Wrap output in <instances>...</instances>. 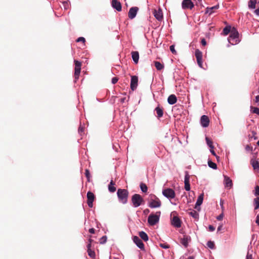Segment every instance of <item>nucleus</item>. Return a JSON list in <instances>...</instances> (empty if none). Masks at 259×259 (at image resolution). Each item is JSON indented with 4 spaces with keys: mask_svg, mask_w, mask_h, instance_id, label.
Returning a JSON list of instances; mask_svg holds the SVG:
<instances>
[{
    "mask_svg": "<svg viewBox=\"0 0 259 259\" xmlns=\"http://www.w3.org/2000/svg\"><path fill=\"white\" fill-rule=\"evenodd\" d=\"M210 152H211V153L212 155H213L214 156H216V154H215L214 151L213 150V149H210Z\"/></svg>",
    "mask_w": 259,
    "mask_h": 259,
    "instance_id": "13d9d810",
    "label": "nucleus"
},
{
    "mask_svg": "<svg viewBox=\"0 0 259 259\" xmlns=\"http://www.w3.org/2000/svg\"><path fill=\"white\" fill-rule=\"evenodd\" d=\"M161 205L160 199L155 195L151 194L148 198V206L151 208H159Z\"/></svg>",
    "mask_w": 259,
    "mask_h": 259,
    "instance_id": "f257e3e1",
    "label": "nucleus"
},
{
    "mask_svg": "<svg viewBox=\"0 0 259 259\" xmlns=\"http://www.w3.org/2000/svg\"><path fill=\"white\" fill-rule=\"evenodd\" d=\"M190 176L188 171H185V179H184V184L185 189L189 191L190 190Z\"/></svg>",
    "mask_w": 259,
    "mask_h": 259,
    "instance_id": "9d476101",
    "label": "nucleus"
},
{
    "mask_svg": "<svg viewBox=\"0 0 259 259\" xmlns=\"http://www.w3.org/2000/svg\"><path fill=\"white\" fill-rule=\"evenodd\" d=\"M117 195L119 199V201L125 204L127 201V197L128 192L126 189H119L117 192Z\"/></svg>",
    "mask_w": 259,
    "mask_h": 259,
    "instance_id": "7ed1b4c3",
    "label": "nucleus"
},
{
    "mask_svg": "<svg viewBox=\"0 0 259 259\" xmlns=\"http://www.w3.org/2000/svg\"><path fill=\"white\" fill-rule=\"evenodd\" d=\"M251 164L254 170H258L259 169V162L256 160H251Z\"/></svg>",
    "mask_w": 259,
    "mask_h": 259,
    "instance_id": "c85d7f7f",
    "label": "nucleus"
},
{
    "mask_svg": "<svg viewBox=\"0 0 259 259\" xmlns=\"http://www.w3.org/2000/svg\"><path fill=\"white\" fill-rule=\"evenodd\" d=\"M149 212V210L148 209H146L144 210V213L145 214H147Z\"/></svg>",
    "mask_w": 259,
    "mask_h": 259,
    "instance_id": "0e129e2a",
    "label": "nucleus"
},
{
    "mask_svg": "<svg viewBox=\"0 0 259 259\" xmlns=\"http://www.w3.org/2000/svg\"><path fill=\"white\" fill-rule=\"evenodd\" d=\"M254 195L255 196H259V186H256L255 187L254 192Z\"/></svg>",
    "mask_w": 259,
    "mask_h": 259,
    "instance_id": "a19ab883",
    "label": "nucleus"
},
{
    "mask_svg": "<svg viewBox=\"0 0 259 259\" xmlns=\"http://www.w3.org/2000/svg\"><path fill=\"white\" fill-rule=\"evenodd\" d=\"M191 241V237L189 236H184V237L180 239V243L185 247H187L189 242Z\"/></svg>",
    "mask_w": 259,
    "mask_h": 259,
    "instance_id": "f3484780",
    "label": "nucleus"
},
{
    "mask_svg": "<svg viewBox=\"0 0 259 259\" xmlns=\"http://www.w3.org/2000/svg\"><path fill=\"white\" fill-rule=\"evenodd\" d=\"M138 84V78L137 76L134 75L131 76V89L132 91H134L137 88Z\"/></svg>",
    "mask_w": 259,
    "mask_h": 259,
    "instance_id": "9b49d317",
    "label": "nucleus"
},
{
    "mask_svg": "<svg viewBox=\"0 0 259 259\" xmlns=\"http://www.w3.org/2000/svg\"><path fill=\"white\" fill-rule=\"evenodd\" d=\"M143 201V199L139 194H135L132 196V202L135 207H138L140 206Z\"/></svg>",
    "mask_w": 259,
    "mask_h": 259,
    "instance_id": "39448f33",
    "label": "nucleus"
},
{
    "mask_svg": "<svg viewBox=\"0 0 259 259\" xmlns=\"http://www.w3.org/2000/svg\"><path fill=\"white\" fill-rule=\"evenodd\" d=\"M231 27L230 26H227L223 29V33L225 35H228L231 31Z\"/></svg>",
    "mask_w": 259,
    "mask_h": 259,
    "instance_id": "473e14b6",
    "label": "nucleus"
},
{
    "mask_svg": "<svg viewBox=\"0 0 259 259\" xmlns=\"http://www.w3.org/2000/svg\"><path fill=\"white\" fill-rule=\"evenodd\" d=\"M205 140L207 144L209 146V147L210 148V149H213L214 147L213 146L212 142L211 140H210L209 138L207 137H206Z\"/></svg>",
    "mask_w": 259,
    "mask_h": 259,
    "instance_id": "f704fd0d",
    "label": "nucleus"
},
{
    "mask_svg": "<svg viewBox=\"0 0 259 259\" xmlns=\"http://www.w3.org/2000/svg\"><path fill=\"white\" fill-rule=\"evenodd\" d=\"M85 176L87 177V178L88 179H89L90 178V175L89 170L86 169L85 171Z\"/></svg>",
    "mask_w": 259,
    "mask_h": 259,
    "instance_id": "603ef678",
    "label": "nucleus"
},
{
    "mask_svg": "<svg viewBox=\"0 0 259 259\" xmlns=\"http://www.w3.org/2000/svg\"><path fill=\"white\" fill-rule=\"evenodd\" d=\"M170 51L172 53H176V51H175V47L173 45H171L170 46Z\"/></svg>",
    "mask_w": 259,
    "mask_h": 259,
    "instance_id": "09e8293b",
    "label": "nucleus"
},
{
    "mask_svg": "<svg viewBox=\"0 0 259 259\" xmlns=\"http://www.w3.org/2000/svg\"><path fill=\"white\" fill-rule=\"evenodd\" d=\"M91 243H89L87 245V248L88 249H91Z\"/></svg>",
    "mask_w": 259,
    "mask_h": 259,
    "instance_id": "e2e57ef3",
    "label": "nucleus"
},
{
    "mask_svg": "<svg viewBox=\"0 0 259 259\" xmlns=\"http://www.w3.org/2000/svg\"><path fill=\"white\" fill-rule=\"evenodd\" d=\"M85 41V38L83 37H78L77 40H76V41L77 42H80V41H82L83 42H84Z\"/></svg>",
    "mask_w": 259,
    "mask_h": 259,
    "instance_id": "49530a36",
    "label": "nucleus"
},
{
    "mask_svg": "<svg viewBox=\"0 0 259 259\" xmlns=\"http://www.w3.org/2000/svg\"><path fill=\"white\" fill-rule=\"evenodd\" d=\"M153 15L155 18L158 21H161L163 19V13L162 10L160 9H158V10H154L153 12Z\"/></svg>",
    "mask_w": 259,
    "mask_h": 259,
    "instance_id": "dca6fc26",
    "label": "nucleus"
},
{
    "mask_svg": "<svg viewBox=\"0 0 259 259\" xmlns=\"http://www.w3.org/2000/svg\"><path fill=\"white\" fill-rule=\"evenodd\" d=\"M223 217H224L223 213H221L217 217V219L219 221H221L223 219Z\"/></svg>",
    "mask_w": 259,
    "mask_h": 259,
    "instance_id": "3c124183",
    "label": "nucleus"
},
{
    "mask_svg": "<svg viewBox=\"0 0 259 259\" xmlns=\"http://www.w3.org/2000/svg\"><path fill=\"white\" fill-rule=\"evenodd\" d=\"M255 223L259 226V214L257 215L255 220Z\"/></svg>",
    "mask_w": 259,
    "mask_h": 259,
    "instance_id": "5fc2aeb1",
    "label": "nucleus"
},
{
    "mask_svg": "<svg viewBox=\"0 0 259 259\" xmlns=\"http://www.w3.org/2000/svg\"><path fill=\"white\" fill-rule=\"evenodd\" d=\"M132 57L135 63L137 64L139 61V54L138 52L134 51L132 52Z\"/></svg>",
    "mask_w": 259,
    "mask_h": 259,
    "instance_id": "5701e85b",
    "label": "nucleus"
},
{
    "mask_svg": "<svg viewBox=\"0 0 259 259\" xmlns=\"http://www.w3.org/2000/svg\"><path fill=\"white\" fill-rule=\"evenodd\" d=\"M254 13L256 15H259V8L258 9H256L255 11H254Z\"/></svg>",
    "mask_w": 259,
    "mask_h": 259,
    "instance_id": "052dcab7",
    "label": "nucleus"
},
{
    "mask_svg": "<svg viewBox=\"0 0 259 259\" xmlns=\"http://www.w3.org/2000/svg\"><path fill=\"white\" fill-rule=\"evenodd\" d=\"M246 259H252V254L250 253L249 251L247 253Z\"/></svg>",
    "mask_w": 259,
    "mask_h": 259,
    "instance_id": "a18cd8bd",
    "label": "nucleus"
},
{
    "mask_svg": "<svg viewBox=\"0 0 259 259\" xmlns=\"http://www.w3.org/2000/svg\"><path fill=\"white\" fill-rule=\"evenodd\" d=\"M161 212L158 211L155 213H151L148 218V223L150 226H154L159 221Z\"/></svg>",
    "mask_w": 259,
    "mask_h": 259,
    "instance_id": "20e7f679",
    "label": "nucleus"
},
{
    "mask_svg": "<svg viewBox=\"0 0 259 259\" xmlns=\"http://www.w3.org/2000/svg\"><path fill=\"white\" fill-rule=\"evenodd\" d=\"M195 56L199 67L203 68L202 52L199 49H196L195 52Z\"/></svg>",
    "mask_w": 259,
    "mask_h": 259,
    "instance_id": "6e6552de",
    "label": "nucleus"
},
{
    "mask_svg": "<svg viewBox=\"0 0 259 259\" xmlns=\"http://www.w3.org/2000/svg\"><path fill=\"white\" fill-rule=\"evenodd\" d=\"M84 132V127L81 124L80 125L78 128V133L81 135L82 133Z\"/></svg>",
    "mask_w": 259,
    "mask_h": 259,
    "instance_id": "37998d69",
    "label": "nucleus"
},
{
    "mask_svg": "<svg viewBox=\"0 0 259 259\" xmlns=\"http://www.w3.org/2000/svg\"><path fill=\"white\" fill-rule=\"evenodd\" d=\"M155 111L156 112V116L158 118L163 116V111L162 108H160L159 106H157L156 108H155Z\"/></svg>",
    "mask_w": 259,
    "mask_h": 259,
    "instance_id": "b1692460",
    "label": "nucleus"
},
{
    "mask_svg": "<svg viewBox=\"0 0 259 259\" xmlns=\"http://www.w3.org/2000/svg\"><path fill=\"white\" fill-rule=\"evenodd\" d=\"M208 165L209 167H210V168H212L214 169H215L217 168V164L211 161V160H209L208 161Z\"/></svg>",
    "mask_w": 259,
    "mask_h": 259,
    "instance_id": "72a5a7b5",
    "label": "nucleus"
},
{
    "mask_svg": "<svg viewBox=\"0 0 259 259\" xmlns=\"http://www.w3.org/2000/svg\"><path fill=\"white\" fill-rule=\"evenodd\" d=\"M154 63L156 68L158 70H161L164 68V65L159 62L154 61Z\"/></svg>",
    "mask_w": 259,
    "mask_h": 259,
    "instance_id": "7c9ffc66",
    "label": "nucleus"
},
{
    "mask_svg": "<svg viewBox=\"0 0 259 259\" xmlns=\"http://www.w3.org/2000/svg\"><path fill=\"white\" fill-rule=\"evenodd\" d=\"M89 232L91 234H94L95 233V229L94 228H91L89 230Z\"/></svg>",
    "mask_w": 259,
    "mask_h": 259,
    "instance_id": "4d7b16f0",
    "label": "nucleus"
},
{
    "mask_svg": "<svg viewBox=\"0 0 259 259\" xmlns=\"http://www.w3.org/2000/svg\"><path fill=\"white\" fill-rule=\"evenodd\" d=\"M87 251H88V255L91 257H93H93H94L95 256V253L94 250H92L91 249H88Z\"/></svg>",
    "mask_w": 259,
    "mask_h": 259,
    "instance_id": "4c0bfd02",
    "label": "nucleus"
},
{
    "mask_svg": "<svg viewBox=\"0 0 259 259\" xmlns=\"http://www.w3.org/2000/svg\"><path fill=\"white\" fill-rule=\"evenodd\" d=\"M63 6L65 10H67L69 7V4L67 2H62Z\"/></svg>",
    "mask_w": 259,
    "mask_h": 259,
    "instance_id": "79ce46f5",
    "label": "nucleus"
},
{
    "mask_svg": "<svg viewBox=\"0 0 259 259\" xmlns=\"http://www.w3.org/2000/svg\"><path fill=\"white\" fill-rule=\"evenodd\" d=\"M255 102H256V103L259 102V95L256 96L255 97Z\"/></svg>",
    "mask_w": 259,
    "mask_h": 259,
    "instance_id": "680f3d73",
    "label": "nucleus"
},
{
    "mask_svg": "<svg viewBox=\"0 0 259 259\" xmlns=\"http://www.w3.org/2000/svg\"><path fill=\"white\" fill-rule=\"evenodd\" d=\"M171 224L177 228H180L181 226V221L180 219L177 216L173 217Z\"/></svg>",
    "mask_w": 259,
    "mask_h": 259,
    "instance_id": "6ab92c4d",
    "label": "nucleus"
},
{
    "mask_svg": "<svg viewBox=\"0 0 259 259\" xmlns=\"http://www.w3.org/2000/svg\"><path fill=\"white\" fill-rule=\"evenodd\" d=\"M252 112L254 113H255L257 115H259V107L258 108H257V107L254 108L252 110Z\"/></svg>",
    "mask_w": 259,
    "mask_h": 259,
    "instance_id": "c03bdc74",
    "label": "nucleus"
},
{
    "mask_svg": "<svg viewBox=\"0 0 259 259\" xmlns=\"http://www.w3.org/2000/svg\"><path fill=\"white\" fill-rule=\"evenodd\" d=\"M138 10V8L136 7L131 8L128 13V18L131 19H133L135 18Z\"/></svg>",
    "mask_w": 259,
    "mask_h": 259,
    "instance_id": "4468645a",
    "label": "nucleus"
},
{
    "mask_svg": "<svg viewBox=\"0 0 259 259\" xmlns=\"http://www.w3.org/2000/svg\"><path fill=\"white\" fill-rule=\"evenodd\" d=\"M207 246H208V247H209V248L212 249H213L215 248L214 243L213 241H208L207 242Z\"/></svg>",
    "mask_w": 259,
    "mask_h": 259,
    "instance_id": "e433bc0d",
    "label": "nucleus"
},
{
    "mask_svg": "<svg viewBox=\"0 0 259 259\" xmlns=\"http://www.w3.org/2000/svg\"><path fill=\"white\" fill-rule=\"evenodd\" d=\"M182 7L183 9H192L194 7V4L191 0H183Z\"/></svg>",
    "mask_w": 259,
    "mask_h": 259,
    "instance_id": "f8f14e48",
    "label": "nucleus"
},
{
    "mask_svg": "<svg viewBox=\"0 0 259 259\" xmlns=\"http://www.w3.org/2000/svg\"><path fill=\"white\" fill-rule=\"evenodd\" d=\"M107 241V237L106 236H104L102 237L100 239V243L101 244H104L106 243Z\"/></svg>",
    "mask_w": 259,
    "mask_h": 259,
    "instance_id": "ea45409f",
    "label": "nucleus"
},
{
    "mask_svg": "<svg viewBox=\"0 0 259 259\" xmlns=\"http://www.w3.org/2000/svg\"><path fill=\"white\" fill-rule=\"evenodd\" d=\"M203 197H204L203 193L201 194L198 196V197L197 198V201L196 202V204H195V208H197V206H200L202 204V203L203 202Z\"/></svg>",
    "mask_w": 259,
    "mask_h": 259,
    "instance_id": "393cba45",
    "label": "nucleus"
},
{
    "mask_svg": "<svg viewBox=\"0 0 259 259\" xmlns=\"http://www.w3.org/2000/svg\"><path fill=\"white\" fill-rule=\"evenodd\" d=\"M159 246L161 248H164V249H168L169 248V245H168L166 243H159Z\"/></svg>",
    "mask_w": 259,
    "mask_h": 259,
    "instance_id": "58836bf2",
    "label": "nucleus"
},
{
    "mask_svg": "<svg viewBox=\"0 0 259 259\" xmlns=\"http://www.w3.org/2000/svg\"><path fill=\"white\" fill-rule=\"evenodd\" d=\"M200 122L203 127H206L209 125V120L207 116L203 115L201 117Z\"/></svg>",
    "mask_w": 259,
    "mask_h": 259,
    "instance_id": "2eb2a0df",
    "label": "nucleus"
},
{
    "mask_svg": "<svg viewBox=\"0 0 259 259\" xmlns=\"http://www.w3.org/2000/svg\"><path fill=\"white\" fill-rule=\"evenodd\" d=\"M202 46H205L206 45V41L204 38H202L201 41Z\"/></svg>",
    "mask_w": 259,
    "mask_h": 259,
    "instance_id": "864d4df0",
    "label": "nucleus"
},
{
    "mask_svg": "<svg viewBox=\"0 0 259 259\" xmlns=\"http://www.w3.org/2000/svg\"><path fill=\"white\" fill-rule=\"evenodd\" d=\"M89 243H92V240L91 238H90V239H89Z\"/></svg>",
    "mask_w": 259,
    "mask_h": 259,
    "instance_id": "338daca9",
    "label": "nucleus"
},
{
    "mask_svg": "<svg viewBox=\"0 0 259 259\" xmlns=\"http://www.w3.org/2000/svg\"><path fill=\"white\" fill-rule=\"evenodd\" d=\"M124 101V98H122L121 99V102H123Z\"/></svg>",
    "mask_w": 259,
    "mask_h": 259,
    "instance_id": "774afa93",
    "label": "nucleus"
},
{
    "mask_svg": "<svg viewBox=\"0 0 259 259\" xmlns=\"http://www.w3.org/2000/svg\"><path fill=\"white\" fill-rule=\"evenodd\" d=\"M140 189L143 192H146L148 190V187L143 183L140 184Z\"/></svg>",
    "mask_w": 259,
    "mask_h": 259,
    "instance_id": "c9c22d12",
    "label": "nucleus"
},
{
    "mask_svg": "<svg viewBox=\"0 0 259 259\" xmlns=\"http://www.w3.org/2000/svg\"><path fill=\"white\" fill-rule=\"evenodd\" d=\"M253 204L254 210H256L259 208V197H257L253 199Z\"/></svg>",
    "mask_w": 259,
    "mask_h": 259,
    "instance_id": "c756f323",
    "label": "nucleus"
},
{
    "mask_svg": "<svg viewBox=\"0 0 259 259\" xmlns=\"http://www.w3.org/2000/svg\"><path fill=\"white\" fill-rule=\"evenodd\" d=\"M74 62L75 64L74 77L76 81L79 78V76L80 73L81 63L80 62L76 60H74Z\"/></svg>",
    "mask_w": 259,
    "mask_h": 259,
    "instance_id": "423d86ee",
    "label": "nucleus"
},
{
    "mask_svg": "<svg viewBox=\"0 0 259 259\" xmlns=\"http://www.w3.org/2000/svg\"><path fill=\"white\" fill-rule=\"evenodd\" d=\"M224 185L225 187L231 188L233 186L232 180L226 176H224Z\"/></svg>",
    "mask_w": 259,
    "mask_h": 259,
    "instance_id": "aec40b11",
    "label": "nucleus"
},
{
    "mask_svg": "<svg viewBox=\"0 0 259 259\" xmlns=\"http://www.w3.org/2000/svg\"><path fill=\"white\" fill-rule=\"evenodd\" d=\"M208 229L209 231L210 232H213L215 230V228L212 226V225H209L208 226Z\"/></svg>",
    "mask_w": 259,
    "mask_h": 259,
    "instance_id": "8fccbe9b",
    "label": "nucleus"
},
{
    "mask_svg": "<svg viewBox=\"0 0 259 259\" xmlns=\"http://www.w3.org/2000/svg\"><path fill=\"white\" fill-rule=\"evenodd\" d=\"M257 3V0H249L248 2V7L251 9H254Z\"/></svg>",
    "mask_w": 259,
    "mask_h": 259,
    "instance_id": "bb28decb",
    "label": "nucleus"
},
{
    "mask_svg": "<svg viewBox=\"0 0 259 259\" xmlns=\"http://www.w3.org/2000/svg\"><path fill=\"white\" fill-rule=\"evenodd\" d=\"M134 242L136 245L141 250H144V245L141 240L138 236H135L133 238Z\"/></svg>",
    "mask_w": 259,
    "mask_h": 259,
    "instance_id": "ddd939ff",
    "label": "nucleus"
},
{
    "mask_svg": "<svg viewBox=\"0 0 259 259\" xmlns=\"http://www.w3.org/2000/svg\"><path fill=\"white\" fill-rule=\"evenodd\" d=\"M118 80V78H117L116 77L112 78V80H111L112 83L115 84L117 82Z\"/></svg>",
    "mask_w": 259,
    "mask_h": 259,
    "instance_id": "de8ad7c7",
    "label": "nucleus"
},
{
    "mask_svg": "<svg viewBox=\"0 0 259 259\" xmlns=\"http://www.w3.org/2000/svg\"><path fill=\"white\" fill-rule=\"evenodd\" d=\"M245 149L247 151H250L251 150V148L249 145H247L245 147Z\"/></svg>",
    "mask_w": 259,
    "mask_h": 259,
    "instance_id": "bf43d9fd",
    "label": "nucleus"
},
{
    "mask_svg": "<svg viewBox=\"0 0 259 259\" xmlns=\"http://www.w3.org/2000/svg\"><path fill=\"white\" fill-rule=\"evenodd\" d=\"M177 101V98L175 95H170L167 98V102L170 105L175 104Z\"/></svg>",
    "mask_w": 259,
    "mask_h": 259,
    "instance_id": "412c9836",
    "label": "nucleus"
},
{
    "mask_svg": "<svg viewBox=\"0 0 259 259\" xmlns=\"http://www.w3.org/2000/svg\"><path fill=\"white\" fill-rule=\"evenodd\" d=\"M239 33L237 29L233 27L231 31L230 35L228 38V42L232 45H235L239 43Z\"/></svg>",
    "mask_w": 259,
    "mask_h": 259,
    "instance_id": "f03ea898",
    "label": "nucleus"
},
{
    "mask_svg": "<svg viewBox=\"0 0 259 259\" xmlns=\"http://www.w3.org/2000/svg\"><path fill=\"white\" fill-rule=\"evenodd\" d=\"M186 259H194V257H193V256H189V257H188L187 258H186Z\"/></svg>",
    "mask_w": 259,
    "mask_h": 259,
    "instance_id": "69168bd1",
    "label": "nucleus"
},
{
    "mask_svg": "<svg viewBox=\"0 0 259 259\" xmlns=\"http://www.w3.org/2000/svg\"><path fill=\"white\" fill-rule=\"evenodd\" d=\"M111 4L112 7L117 11L120 12L121 11L122 7L121 4L117 0H112Z\"/></svg>",
    "mask_w": 259,
    "mask_h": 259,
    "instance_id": "a211bd4d",
    "label": "nucleus"
},
{
    "mask_svg": "<svg viewBox=\"0 0 259 259\" xmlns=\"http://www.w3.org/2000/svg\"><path fill=\"white\" fill-rule=\"evenodd\" d=\"M163 195L168 199H173L176 196L175 192L174 190L170 188H167L163 190Z\"/></svg>",
    "mask_w": 259,
    "mask_h": 259,
    "instance_id": "0eeeda50",
    "label": "nucleus"
},
{
    "mask_svg": "<svg viewBox=\"0 0 259 259\" xmlns=\"http://www.w3.org/2000/svg\"><path fill=\"white\" fill-rule=\"evenodd\" d=\"M139 236L144 241H147L149 237L147 234L144 231H141L139 233Z\"/></svg>",
    "mask_w": 259,
    "mask_h": 259,
    "instance_id": "a878e982",
    "label": "nucleus"
},
{
    "mask_svg": "<svg viewBox=\"0 0 259 259\" xmlns=\"http://www.w3.org/2000/svg\"><path fill=\"white\" fill-rule=\"evenodd\" d=\"M114 183L113 180H111L108 186V190L110 192L113 193L116 191V188L114 187Z\"/></svg>",
    "mask_w": 259,
    "mask_h": 259,
    "instance_id": "cd10ccee",
    "label": "nucleus"
},
{
    "mask_svg": "<svg viewBox=\"0 0 259 259\" xmlns=\"http://www.w3.org/2000/svg\"><path fill=\"white\" fill-rule=\"evenodd\" d=\"M223 226V224H221L219 225V226L218 227V229H217L218 232L221 231L222 229Z\"/></svg>",
    "mask_w": 259,
    "mask_h": 259,
    "instance_id": "6e6d98bb",
    "label": "nucleus"
},
{
    "mask_svg": "<svg viewBox=\"0 0 259 259\" xmlns=\"http://www.w3.org/2000/svg\"><path fill=\"white\" fill-rule=\"evenodd\" d=\"M87 196L88 198L87 204L89 207L92 208L93 206V201L95 199V195L92 192L89 191L87 193Z\"/></svg>",
    "mask_w": 259,
    "mask_h": 259,
    "instance_id": "1a4fd4ad",
    "label": "nucleus"
},
{
    "mask_svg": "<svg viewBox=\"0 0 259 259\" xmlns=\"http://www.w3.org/2000/svg\"><path fill=\"white\" fill-rule=\"evenodd\" d=\"M189 215L193 217L195 220H198L199 218V214L195 210H192L189 213Z\"/></svg>",
    "mask_w": 259,
    "mask_h": 259,
    "instance_id": "2f4dec72",
    "label": "nucleus"
},
{
    "mask_svg": "<svg viewBox=\"0 0 259 259\" xmlns=\"http://www.w3.org/2000/svg\"><path fill=\"white\" fill-rule=\"evenodd\" d=\"M219 8V5H217L212 7H207L206 9L205 14H208L209 15L214 13V10H217Z\"/></svg>",
    "mask_w": 259,
    "mask_h": 259,
    "instance_id": "4be33fe9",
    "label": "nucleus"
}]
</instances>
